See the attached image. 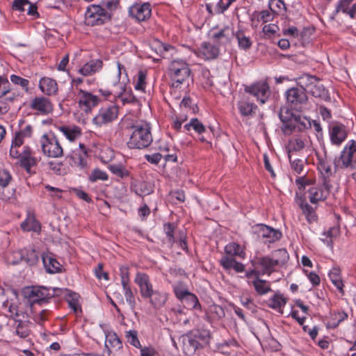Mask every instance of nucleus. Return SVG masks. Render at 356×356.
I'll use <instances>...</instances> for the list:
<instances>
[{"label":"nucleus","mask_w":356,"mask_h":356,"mask_svg":"<svg viewBox=\"0 0 356 356\" xmlns=\"http://www.w3.org/2000/svg\"><path fill=\"white\" fill-rule=\"evenodd\" d=\"M309 201L312 204H316L319 201L325 200L330 194V186L326 180L323 184L318 186H314L309 188Z\"/></svg>","instance_id":"obj_24"},{"label":"nucleus","mask_w":356,"mask_h":356,"mask_svg":"<svg viewBox=\"0 0 356 356\" xmlns=\"http://www.w3.org/2000/svg\"><path fill=\"white\" fill-rule=\"evenodd\" d=\"M103 67V62L99 59L91 60L85 63L79 70V73L84 76H92L99 72Z\"/></svg>","instance_id":"obj_30"},{"label":"nucleus","mask_w":356,"mask_h":356,"mask_svg":"<svg viewBox=\"0 0 356 356\" xmlns=\"http://www.w3.org/2000/svg\"><path fill=\"white\" fill-rule=\"evenodd\" d=\"M134 281L140 288V293L142 297L147 298V296H149V293L154 291L149 277L146 274L142 273H137Z\"/></svg>","instance_id":"obj_27"},{"label":"nucleus","mask_w":356,"mask_h":356,"mask_svg":"<svg viewBox=\"0 0 356 356\" xmlns=\"http://www.w3.org/2000/svg\"><path fill=\"white\" fill-rule=\"evenodd\" d=\"M191 125H192V129L201 136L200 140L202 142L209 143V139L213 135V129L211 127H209V130H207L197 118L191 119Z\"/></svg>","instance_id":"obj_28"},{"label":"nucleus","mask_w":356,"mask_h":356,"mask_svg":"<svg viewBox=\"0 0 356 356\" xmlns=\"http://www.w3.org/2000/svg\"><path fill=\"white\" fill-rule=\"evenodd\" d=\"M237 40L239 49L248 51L252 46V41L250 36L245 35L242 30H238L234 34Z\"/></svg>","instance_id":"obj_42"},{"label":"nucleus","mask_w":356,"mask_h":356,"mask_svg":"<svg viewBox=\"0 0 356 356\" xmlns=\"http://www.w3.org/2000/svg\"><path fill=\"white\" fill-rule=\"evenodd\" d=\"M163 229L166 234L168 241L170 244L172 245L175 243V225L174 223L168 222L165 223L163 225Z\"/></svg>","instance_id":"obj_57"},{"label":"nucleus","mask_w":356,"mask_h":356,"mask_svg":"<svg viewBox=\"0 0 356 356\" xmlns=\"http://www.w3.org/2000/svg\"><path fill=\"white\" fill-rule=\"evenodd\" d=\"M330 138L332 144L339 146L347 138L348 132L342 124H335L330 127Z\"/></svg>","instance_id":"obj_26"},{"label":"nucleus","mask_w":356,"mask_h":356,"mask_svg":"<svg viewBox=\"0 0 356 356\" xmlns=\"http://www.w3.org/2000/svg\"><path fill=\"white\" fill-rule=\"evenodd\" d=\"M253 16L257 18L258 22L266 23L273 21L275 15L270 10H264L260 12L255 11Z\"/></svg>","instance_id":"obj_48"},{"label":"nucleus","mask_w":356,"mask_h":356,"mask_svg":"<svg viewBox=\"0 0 356 356\" xmlns=\"http://www.w3.org/2000/svg\"><path fill=\"white\" fill-rule=\"evenodd\" d=\"M119 113V107L115 104H109L102 107L98 113L92 119V122L102 127L117 119Z\"/></svg>","instance_id":"obj_14"},{"label":"nucleus","mask_w":356,"mask_h":356,"mask_svg":"<svg viewBox=\"0 0 356 356\" xmlns=\"http://www.w3.org/2000/svg\"><path fill=\"white\" fill-rule=\"evenodd\" d=\"M259 272L255 269H252L246 272V277L248 279V282L252 283L255 291L259 295H264L271 290L270 286L266 281L259 279Z\"/></svg>","instance_id":"obj_22"},{"label":"nucleus","mask_w":356,"mask_h":356,"mask_svg":"<svg viewBox=\"0 0 356 356\" xmlns=\"http://www.w3.org/2000/svg\"><path fill=\"white\" fill-rule=\"evenodd\" d=\"M279 28L277 25L273 24H266L263 27V33L268 38L272 37L275 33H277Z\"/></svg>","instance_id":"obj_64"},{"label":"nucleus","mask_w":356,"mask_h":356,"mask_svg":"<svg viewBox=\"0 0 356 356\" xmlns=\"http://www.w3.org/2000/svg\"><path fill=\"white\" fill-rule=\"evenodd\" d=\"M188 341L184 343V350L188 355H192L195 350L208 345L211 333L208 330H197L187 334Z\"/></svg>","instance_id":"obj_7"},{"label":"nucleus","mask_w":356,"mask_h":356,"mask_svg":"<svg viewBox=\"0 0 356 356\" xmlns=\"http://www.w3.org/2000/svg\"><path fill=\"white\" fill-rule=\"evenodd\" d=\"M5 262L7 265H17L20 262L26 261L28 266L36 265L38 261V255L35 250H31L24 257L19 251H8L4 255Z\"/></svg>","instance_id":"obj_13"},{"label":"nucleus","mask_w":356,"mask_h":356,"mask_svg":"<svg viewBox=\"0 0 356 356\" xmlns=\"http://www.w3.org/2000/svg\"><path fill=\"white\" fill-rule=\"evenodd\" d=\"M63 291L58 288H47L40 286L24 287L22 295L30 303H41L54 296H58Z\"/></svg>","instance_id":"obj_4"},{"label":"nucleus","mask_w":356,"mask_h":356,"mask_svg":"<svg viewBox=\"0 0 356 356\" xmlns=\"http://www.w3.org/2000/svg\"><path fill=\"white\" fill-rule=\"evenodd\" d=\"M19 165L29 174H31V168L37 165L38 160L33 156V152L30 147L24 146L22 156L19 159Z\"/></svg>","instance_id":"obj_23"},{"label":"nucleus","mask_w":356,"mask_h":356,"mask_svg":"<svg viewBox=\"0 0 356 356\" xmlns=\"http://www.w3.org/2000/svg\"><path fill=\"white\" fill-rule=\"evenodd\" d=\"M126 338L127 342L136 348L140 346V341L138 339L137 332L135 330H129L126 332Z\"/></svg>","instance_id":"obj_59"},{"label":"nucleus","mask_w":356,"mask_h":356,"mask_svg":"<svg viewBox=\"0 0 356 356\" xmlns=\"http://www.w3.org/2000/svg\"><path fill=\"white\" fill-rule=\"evenodd\" d=\"M135 193L139 196L147 195L153 193L154 186L149 181H141L131 186Z\"/></svg>","instance_id":"obj_40"},{"label":"nucleus","mask_w":356,"mask_h":356,"mask_svg":"<svg viewBox=\"0 0 356 356\" xmlns=\"http://www.w3.org/2000/svg\"><path fill=\"white\" fill-rule=\"evenodd\" d=\"M26 6H29L28 0H15L13 3V9L22 12L26 10Z\"/></svg>","instance_id":"obj_63"},{"label":"nucleus","mask_w":356,"mask_h":356,"mask_svg":"<svg viewBox=\"0 0 356 356\" xmlns=\"http://www.w3.org/2000/svg\"><path fill=\"white\" fill-rule=\"evenodd\" d=\"M226 256L220 259V264L222 267H244L241 263L237 262L234 257H238L241 259L245 257L244 248L236 242H231L225 247Z\"/></svg>","instance_id":"obj_10"},{"label":"nucleus","mask_w":356,"mask_h":356,"mask_svg":"<svg viewBox=\"0 0 356 356\" xmlns=\"http://www.w3.org/2000/svg\"><path fill=\"white\" fill-rule=\"evenodd\" d=\"M245 92L257 97L261 104H264L270 95V87L266 81H259L246 86Z\"/></svg>","instance_id":"obj_17"},{"label":"nucleus","mask_w":356,"mask_h":356,"mask_svg":"<svg viewBox=\"0 0 356 356\" xmlns=\"http://www.w3.org/2000/svg\"><path fill=\"white\" fill-rule=\"evenodd\" d=\"M191 70L188 64L183 60H174L169 66V76L172 81V86L178 88L187 83L191 79Z\"/></svg>","instance_id":"obj_6"},{"label":"nucleus","mask_w":356,"mask_h":356,"mask_svg":"<svg viewBox=\"0 0 356 356\" xmlns=\"http://www.w3.org/2000/svg\"><path fill=\"white\" fill-rule=\"evenodd\" d=\"M58 129L70 140L74 141L81 134V129L76 125H63L58 127Z\"/></svg>","instance_id":"obj_36"},{"label":"nucleus","mask_w":356,"mask_h":356,"mask_svg":"<svg viewBox=\"0 0 356 356\" xmlns=\"http://www.w3.org/2000/svg\"><path fill=\"white\" fill-rule=\"evenodd\" d=\"M286 107L280 109L289 111H302L308 102V97L305 88L302 86L292 87L284 93Z\"/></svg>","instance_id":"obj_5"},{"label":"nucleus","mask_w":356,"mask_h":356,"mask_svg":"<svg viewBox=\"0 0 356 356\" xmlns=\"http://www.w3.org/2000/svg\"><path fill=\"white\" fill-rule=\"evenodd\" d=\"M29 108L40 115H47L52 112L53 104L46 97L39 96L32 99L29 104Z\"/></svg>","instance_id":"obj_21"},{"label":"nucleus","mask_w":356,"mask_h":356,"mask_svg":"<svg viewBox=\"0 0 356 356\" xmlns=\"http://www.w3.org/2000/svg\"><path fill=\"white\" fill-rule=\"evenodd\" d=\"M279 117L282 122V130L285 135L302 132L312 127V122L308 118L294 114L289 109H280Z\"/></svg>","instance_id":"obj_2"},{"label":"nucleus","mask_w":356,"mask_h":356,"mask_svg":"<svg viewBox=\"0 0 356 356\" xmlns=\"http://www.w3.org/2000/svg\"><path fill=\"white\" fill-rule=\"evenodd\" d=\"M111 15L102 6L91 5L87 9L85 15V24L87 26H99L109 21Z\"/></svg>","instance_id":"obj_11"},{"label":"nucleus","mask_w":356,"mask_h":356,"mask_svg":"<svg viewBox=\"0 0 356 356\" xmlns=\"http://www.w3.org/2000/svg\"><path fill=\"white\" fill-rule=\"evenodd\" d=\"M11 91V84L5 76L0 75V99Z\"/></svg>","instance_id":"obj_52"},{"label":"nucleus","mask_w":356,"mask_h":356,"mask_svg":"<svg viewBox=\"0 0 356 356\" xmlns=\"http://www.w3.org/2000/svg\"><path fill=\"white\" fill-rule=\"evenodd\" d=\"M297 203L301 208L302 213L305 216L309 223L316 222L318 220V216L314 208L310 206L304 198L298 197L296 200Z\"/></svg>","instance_id":"obj_32"},{"label":"nucleus","mask_w":356,"mask_h":356,"mask_svg":"<svg viewBox=\"0 0 356 356\" xmlns=\"http://www.w3.org/2000/svg\"><path fill=\"white\" fill-rule=\"evenodd\" d=\"M105 334V346L110 351L112 349H120L122 347V343L117 336V334L113 332H110L108 330H104Z\"/></svg>","instance_id":"obj_41"},{"label":"nucleus","mask_w":356,"mask_h":356,"mask_svg":"<svg viewBox=\"0 0 356 356\" xmlns=\"http://www.w3.org/2000/svg\"><path fill=\"white\" fill-rule=\"evenodd\" d=\"M317 168L323 176L324 180L330 178L332 175V168L330 161L327 158V154L325 152L323 156L317 154Z\"/></svg>","instance_id":"obj_34"},{"label":"nucleus","mask_w":356,"mask_h":356,"mask_svg":"<svg viewBox=\"0 0 356 356\" xmlns=\"http://www.w3.org/2000/svg\"><path fill=\"white\" fill-rule=\"evenodd\" d=\"M128 130L129 138L127 145L129 149H143L148 147L153 141L151 127L146 122H137Z\"/></svg>","instance_id":"obj_1"},{"label":"nucleus","mask_w":356,"mask_h":356,"mask_svg":"<svg viewBox=\"0 0 356 356\" xmlns=\"http://www.w3.org/2000/svg\"><path fill=\"white\" fill-rule=\"evenodd\" d=\"M353 0H340L336 6L335 12L337 13L342 12L349 15L351 18H355L356 15V3L350 6Z\"/></svg>","instance_id":"obj_38"},{"label":"nucleus","mask_w":356,"mask_h":356,"mask_svg":"<svg viewBox=\"0 0 356 356\" xmlns=\"http://www.w3.org/2000/svg\"><path fill=\"white\" fill-rule=\"evenodd\" d=\"M40 143L42 152L45 156L57 159L63 156V149L56 135L51 131L43 134Z\"/></svg>","instance_id":"obj_8"},{"label":"nucleus","mask_w":356,"mask_h":356,"mask_svg":"<svg viewBox=\"0 0 356 356\" xmlns=\"http://www.w3.org/2000/svg\"><path fill=\"white\" fill-rule=\"evenodd\" d=\"M286 302L287 299L282 293H276L268 299V305L280 312L286 304Z\"/></svg>","instance_id":"obj_43"},{"label":"nucleus","mask_w":356,"mask_h":356,"mask_svg":"<svg viewBox=\"0 0 356 356\" xmlns=\"http://www.w3.org/2000/svg\"><path fill=\"white\" fill-rule=\"evenodd\" d=\"M40 91L46 96H56L58 93V85L57 81L51 77H42L38 83Z\"/></svg>","instance_id":"obj_25"},{"label":"nucleus","mask_w":356,"mask_h":356,"mask_svg":"<svg viewBox=\"0 0 356 356\" xmlns=\"http://www.w3.org/2000/svg\"><path fill=\"white\" fill-rule=\"evenodd\" d=\"M152 9L149 3H136L129 8V15L139 22H143L151 16Z\"/></svg>","instance_id":"obj_20"},{"label":"nucleus","mask_w":356,"mask_h":356,"mask_svg":"<svg viewBox=\"0 0 356 356\" xmlns=\"http://www.w3.org/2000/svg\"><path fill=\"white\" fill-rule=\"evenodd\" d=\"M237 108L242 117H252L257 110V106L248 98L239 100L237 102Z\"/></svg>","instance_id":"obj_29"},{"label":"nucleus","mask_w":356,"mask_h":356,"mask_svg":"<svg viewBox=\"0 0 356 356\" xmlns=\"http://www.w3.org/2000/svg\"><path fill=\"white\" fill-rule=\"evenodd\" d=\"M175 297L188 309H200L198 298L189 291L187 284L178 282L173 285Z\"/></svg>","instance_id":"obj_9"},{"label":"nucleus","mask_w":356,"mask_h":356,"mask_svg":"<svg viewBox=\"0 0 356 356\" xmlns=\"http://www.w3.org/2000/svg\"><path fill=\"white\" fill-rule=\"evenodd\" d=\"M146 78L147 72L145 71L140 70L138 72L135 84V89L136 90L145 92V89L146 87Z\"/></svg>","instance_id":"obj_50"},{"label":"nucleus","mask_w":356,"mask_h":356,"mask_svg":"<svg viewBox=\"0 0 356 356\" xmlns=\"http://www.w3.org/2000/svg\"><path fill=\"white\" fill-rule=\"evenodd\" d=\"M279 117L282 122V130L285 135L302 132L312 127V122L308 118L294 114L289 109H280Z\"/></svg>","instance_id":"obj_3"},{"label":"nucleus","mask_w":356,"mask_h":356,"mask_svg":"<svg viewBox=\"0 0 356 356\" xmlns=\"http://www.w3.org/2000/svg\"><path fill=\"white\" fill-rule=\"evenodd\" d=\"M0 199L4 202H10L15 197V189H9L7 186H0Z\"/></svg>","instance_id":"obj_55"},{"label":"nucleus","mask_w":356,"mask_h":356,"mask_svg":"<svg viewBox=\"0 0 356 356\" xmlns=\"http://www.w3.org/2000/svg\"><path fill=\"white\" fill-rule=\"evenodd\" d=\"M33 128L31 124H27L24 129L16 131L13 139V143L16 146H22L24 144L25 138H29L32 136Z\"/></svg>","instance_id":"obj_39"},{"label":"nucleus","mask_w":356,"mask_h":356,"mask_svg":"<svg viewBox=\"0 0 356 356\" xmlns=\"http://www.w3.org/2000/svg\"><path fill=\"white\" fill-rule=\"evenodd\" d=\"M67 158H70V159L73 160L74 165L79 166L81 168H83L86 166L87 163L86 159V154L82 156L74 152L73 155L68 156Z\"/></svg>","instance_id":"obj_58"},{"label":"nucleus","mask_w":356,"mask_h":356,"mask_svg":"<svg viewBox=\"0 0 356 356\" xmlns=\"http://www.w3.org/2000/svg\"><path fill=\"white\" fill-rule=\"evenodd\" d=\"M258 229L257 230L258 236L264 243H273L279 241L282 234L279 229H273V227L264 224H259L256 225Z\"/></svg>","instance_id":"obj_19"},{"label":"nucleus","mask_w":356,"mask_h":356,"mask_svg":"<svg viewBox=\"0 0 356 356\" xmlns=\"http://www.w3.org/2000/svg\"><path fill=\"white\" fill-rule=\"evenodd\" d=\"M308 87L309 92L312 96L322 99H327L329 97L328 92L323 84L310 83Z\"/></svg>","instance_id":"obj_44"},{"label":"nucleus","mask_w":356,"mask_h":356,"mask_svg":"<svg viewBox=\"0 0 356 356\" xmlns=\"http://www.w3.org/2000/svg\"><path fill=\"white\" fill-rule=\"evenodd\" d=\"M10 81L13 84L20 86L25 92L29 91V81L28 79L12 74L10 76Z\"/></svg>","instance_id":"obj_51"},{"label":"nucleus","mask_w":356,"mask_h":356,"mask_svg":"<svg viewBox=\"0 0 356 356\" xmlns=\"http://www.w3.org/2000/svg\"><path fill=\"white\" fill-rule=\"evenodd\" d=\"M66 293V300L74 312L77 313L80 310L79 296L73 292L65 291Z\"/></svg>","instance_id":"obj_46"},{"label":"nucleus","mask_w":356,"mask_h":356,"mask_svg":"<svg viewBox=\"0 0 356 356\" xmlns=\"http://www.w3.org/2000/svg\"><path fill=\"white\" fill-rule=\"evenodd\" d=\"M356 152V143L350 140L344 147L341 152L339 157L335 158L334 160L335 171L338 168H348L351 166L353 155Z\"/></svg>","instance_id":"obj_15"},{"label":"nucleus","mask_w":356,"mask_h":356,"mask_svg":"<svg viewBox=\"0 0 356 356\" xmlns=\"http://www.w3.org/2000/svg\"><path fill=\"white\" fill-rule=\"evenodd\" d=\"M108 179V175L106 172L96 168L92 170L89 176V180L92 182H95L98 180L106 181Z\"/></svg>","instance_id":"obj_56"},{"label":"nucleus","mask_w":356,"mask_h":356,"mask_svg":"<svg viewBox=\"0 0 356 356\" xmlns=\"http://www.w3.org/2000/svg\"><path fill=\"white\" fill-rule=\"evenodd\" d=\"M147 298H149V303L154 309H160L165 305L168 295L166 293L154 290Z\"/></svg>","instance_id":"obj_35"},{"label":"nucleus","mask_w":356,"mask_h":356,"mask_svg":"<svg viewBox=\"0 0 356 356\" xmlns=\"http://www.w3.org/2000/svg\"><path fill=\"white\" fill-rule=\"evenodd\" d=\"M77 98L80 108L86 113L90 112L101 102L97 95L82 89L79 90Z\"/></svg>","instance_id":"obj_16"},{"label":"nucleus","mask_w":356,"mask_h":356,"mask_svg":"<svg viewBox=\"0 0 356 356\" xmlns=\"http://www.w3.org/2000/svg\"><path fill=\"white\" fill-rule=\"evenodd\" d=\"M305 147L304 141L298 138L291 139L289 143L288 154H291L293 152H300Z\"/></svg>","instance_id":"obj_49"},{"label":"nucleus","mask_w":356,"mask_h":356,"mask_svg":"<svg viewBox=\"0 0 356 356\" xmlns=\"http://www.w3.org/2000/svg\"><path fill=\"white\" fill-rule=\"evenodd\" d=\"M42 259L44 264V267H56V264H59L57 260L54 258L52 254H43L42 255Z\"/></svg>","instance_id":"obj_61"},{"label":"nucleus","mask_w":356,"mask_h":356,"mask_svg":"<svg viewBox=\"0 0 356 356\" xmlns=\"http://www.w3.org/2000/svg\"><path fill=\"white\" fill-rule=\"evenodd\" d=\"M12 180V176L10 172L0 168V186H8Z\"/></svg>","instance_id":"obj_62"},{"label":"nucleus","mask_w":356,"mask_h":356,"mask_svg":"<svg viewBox=\"0 0 356 356\" xmlns=\"http://www.w3.org/2000/svg\"><path fill=\"white\" fill-rule=\"evenodd\" d=\"M292 155H289V159L291 163V168L297 173L300 174L303 170L304 162L302 160L299 159H292Z\"/></svg>","instance_id":"obj_60"},{"label":"nucleus","mask_w":356,"mask_h":356,"mask_svg":"<svg viewBox=\"0 0 356 356\" xmlns=\"http://www.w3.org/2000/svg\"><path fill=\"white\" fill-rule=\"evenodd\" d=\"M114 97L118 98L123 105L134 104L137 102L131 89H127L126 84L120 81H113Z\"/></svg>","instance_id":"obj_18"},{"label":"nucleus","mask_w":356,"mask_h":356,"mask_svg":"<svg viewBox=\"0 0 356 356\" xmlns=\"http://www.w3.org/2000/svg\"><path fill=\"white\" fill-rule=\"evenodd\" d=\"M21 228L24 232H34L40 234L41 231V225L36 220L33 213H29L26 218L22 222Z\"/></svg>","instance_id":"obj_31"},{"label":"nucleus","mask_w":356,"mask_h":356,"mask_svg":"<svg viewBox=\"0 0 356 356\" xmlns=\"http://www.w3.org/2000/svg\"><path fill=\"white\" fill-rule=\"evenodd\" d=\"M234 34L232 29L229 26H226L218 32L214 33L212 38L219 44H226L230 42Z\"/></svg>","instance_id":"obj_37"},{"label":"nucleus","mask_w":356,"mask_h":356,"mask_svg":"<svg viewBox=\"0 0 356 356\" xmlns=\"http://www.w3.org/2000/svg\"><path fill=\"white\" fill-rule=\"evenodd\" d=\"M268 6L275 16L284 15L286 12V6L283 0H269Z\"/></svg>","instance_id":"obj_45"},{"label":"nucleus","mask_w":356,"mask_h":356,"mask_svg":"<svg viewBox=\"0 0 356 356\" xmlns=\"http://www.w3.org/2000/svg\"><path fill=\"white\" fill-rule=\"evenodd\" d=\"M219 54V49L210 42H204L200 48V57H202L205 60L214 59Z\"/></svg>","instance_id":"obj_33"},{"label":"nucleus","mask_w":356,"mask_h":356,"mask_svg":"<svg viewBox=\"0 0 356 356\" xmlns=\"http://www.w3.org/2000/svg\"><path fill=\"white\" fill-rule=\"evenodd\" d=\"M109 169L113 175L122 179L129 176V172L122 165H111Z\"/></svg>","instance_id":"obj_53"},{"label":"nucleus","mask_w":356,"mask_h":356,"mask_svg":"<svg viewBox=\"0 0 356 356\" xmlns=\"http://www.w3.org/2000/svg\"><path fill=\"white\" fill-rule=\"evenodd\" d=\"M339 268H333V271L330 273L329 276L334 284V285L342 292L343 284L342 283V280L341 277L339 275Z\"/></svg>","instance_id":"obj_54"},{"label":"nucleus","mask_w":356,"mask_h":356,"mask_svg":"<svg viewBox=\"0 0 356 356\" xmlns=\"http://www.w3.org/2000/svg\"><path fill=\"white\" fill-rule=\"evenodd\" d=\"M289 259V255L285 249H279L273 253L271 257H263L252 260L253 266L259 265L261 267H274L284 266Z\"/></svg>","instance_id":"obj_12"},{"label":"nucleus","mask_w":356,"mask_h":356,"mask_svg":"<svg viewBox=\"0 0 356 356\" xmlns=\"http://www.w3.org/2000/svg\"><path fill=\"white\" fill-rule=\"evenodd\" d=\"M340 233V229L339 227H330L326 232L323 233V236L325 238H322V241L325 243L328 246L332 247L333 243V238H337Z\"/></svg>","instance_id":"obj_47"}]
</instances>
